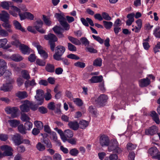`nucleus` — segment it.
<instances>
[{"label": "nucleus", "instance_id": "1", "mask_svg": "<svg viewBox=\"0 0 160 160\" xmlns=\"http://www.w3.org/2000/svg\"><path fill=\"white\" fill-rule=\"evenodd\" d=\"M12 10H9V13L13 17H17L18 16V13L20 17L21 20H22L26 18L31 20H33L34 18L33 15L31 13L25 12L23 13L21 12L20 8L15 6H12Z\"/></svg>", "mask_w": 160, "mask_h": 160}, {"label": "nucleus", "instance_id": "2", "mask_svg": "<svg viewBox=\"0 0 160 160\" xmlns=\"http://www.w3.org/2000/svg\"><path fill=\"white\" fill-rule=\"evenodd\" d=\"M54 16L59 21L60 24L64 30H68L69 29L70 25L66 22L65 16L63 13H56Z\"/></svg>", "mask_w": 160, "mask_h": 160}, {"label": "nucleus", "instance_id": "3", "mask_svg": "<svg viewBox=\"0 0 160 160\" xmlns=\"http://www.w3.org/2000/svg\"><path fill=\"white\" fill-rule=\"evenodd\" d=\"M118 143L116 139L112 140L111 143L108 148V151L111 152L114 151L115 152L117 153L121 152L122 150L118 147Z\"/></svg>", "mask_w": 160, "mask_h": 160}, {"label": "nucleus", "instance_id": "4", "mask_svg": "<svg viewBox=\"0 0 160 160\" xmlns=\"http://www.w3.org/2000/svg\"><path fill=\"white\" fill-rule=\"evenodd\" d=\"M32 44L36 48L38 53L44 59H46L48 58V54L43 49L42 47L38 42H33Z\"/></svg>", "mask_w": 160, "mask_h": 160}, {"label": "nucleus", "instance_id": "5", "mask_svg": "<svg viewBox=\"0 0 160 160\" xmlns=\"http://www.w3.org/2000/svg\"><path fill=\"white\" fill-rule=\"evenodd\" d=\"M99 143L101 146H108L109 145L110 139L107 135L101 134L99 137Z\"/></svg>", "mask_w": 160, "mask_h": 160}, {"label": "nucleus", "instance_id": "6", "mask_svg": "<svg viewBox=\"0 0 160 160\" xmlns=\"http://www.w3.org/2000/svg\"><path fill=\"white\" fill-rule=\"evenodd\" d=\"M36 95L35 98L36 100L38 101V105H42L43 102V95L44 94L43 91L41 89H38L36 91Z\"/></svg>", "mask_w": 160, "mask_h": 160}, {"label": "nucleus", "instance_id": "7", "mask_svg": "<svg viewBox=\"0 0 160 160\" xmlns=\"http://www.w3.org/2000/svg\"><path fill=\"white\" fill-rule=\"evenodd\" d=\"M1 150L3 151L4 154L6 156H11L12 155L13 150L9 146L4 145L1 146Z\"/></svg>", "mask_w": 160, "mask_h": 160}, {"label": "nucleus", "instance_id": "8", "mask_svg": "<svg viewBox=\"0 0 160 160\" xmlns=\"http://www.w3.org/2000/svg\"><path fill=\"white\" fill-rule=\"evenodd\" d=\"M12 140L15 145H18L22 143V138L18 133L12 135Z\"/></svg>", "mask_w": 160, "mask_h": 160}, {"label": "nucleus", "instance_id": "9", "mask_svg": "<svg viewBox=\"0 0 160 160\" xmlns=\"http://www.w3.org/2000/svg\"><path fill=\"white\" fill-rule=\"evenodd\" d=\"M18 110V108L15 107H8L5 108L6 112L8 114H11L13 118H15L17 117L16 113Z\"/></svg>", "mask_w": 160, "mask_h": 160}, {"label": "nucleus", "instance_id": "10", "mask_svg": "<svg viewBox=\"0 0 160 160\" xmlns=\"http://www.w3.org/2000/svg\"><path fill=\"white\" fill-rule=\"evenodd\" d=\"M10 82L3 84L0 88V90L4 92H8L10 91L12 88V86L11 83L13 82L12 79L9 78Z\"/></svg>", "mask_w": 160, "mask_h": 160}, {"label": "nucleus", "instance_id": "11", "mask_svg": "<svg viewBox=\"0 0 160 160\" xmlns=\"http://www.w3.org/2000/svg\"><path fill=\"white\" fill-rule=\"evenodd\" d=\"M137 26H132L133 28L132 29V31L136 33L139 32L142 27V21L140 19H138L136 21Z\"/></svg>", "mask_w": 160, "mask_h": 160}, {"label": "nucleus", "instance_id": "12", "mask_svg": "<svg viewBox=\"0 0 160 160\" xmlns=\"http://www.w3.org/2000/svg\"><path fill=\"white\" fill-rule=\"evenodd\" d=\"M30 102L29 101H24L23 104L20 106L21 111L23 112H28L29 110V105L30 106Z\"/></svg>", "mask_w": 160, "mask_h": 160}, {"label": "nucleus", "instance_id": "13", "mask_svg": "<svg viewBox=\"0 0 160 160\" xmlns=\"http://www.w3.org/2000/svg\"><path fill=\"white\" fill-rule=\"evenodd\" d=\"M108 99L107 96L104 94H102L97 98L96 102L97 103L101 106L107 102Z\"/></svg>", "mask_w": 160, "mask_h": 160}, {"label": "nucleus", "instance_id": "14", "mask_svg": "<svg viewBox=\"0 0 160 160\" xmlns=\"http://www.w3.org/2000/svg\"><path fill=\"white\" fill-rule=\"evenodd\" d=\"M8 42V39L6 38H3L0 39V48H2L7 49L10 48L11 46L9 44L7 45Z\"/></svg>", "mask_w": 160, "mask_h": 160}, {"label": "nucleus", "instance_id": "15", "mask_svg": "<svg viewBox=\"0 0 160 160\" xmlns=\"http://www.w3.org/2000/svg\"><path fill=\"white\" fill-rule=\"evenodd\" d=\"M158 131V128L156 126H153L146 129L145 132L146 135H152L157 132Z\"/></svg>", "mask_w": 160, "mask_h": 160}, {"label": "nucleus", "instance_id": "16", "mask_svg": "<svg viewBox=\"0 0 160 160\" xmlns=\"http://www.w3.org/2000/svg\"><path fill=\"white\" fill-rule=\"evenodd\" d=\"M10 15L6 11H2L0 13V19L4 22H7L9 19Z\"/></svg>", "mask_w": 160, "mask_h": 160}, {"label": "nucleus", "instance_id": "17", "mask_svg": "<svg viewBox=\"0 0 160 160\" xmlns=\"http://www.w3.org/2000/svg\"><path fill=\"white\" fill-rule=\"evenodd\" d=\"M37 24L35 26L36 30L42 33H44L45 32V30L42 28L43 24V22L41 20H38L36 22Z\"/></svg>", "mask_w": 160, "mask_h": 160}, {"label": "nucleus", "instance_id": "18", "mask_svg": "<svg viewBox=\"0 0 160 160\" xmlns=\"http://www.w3.org/2000/svg\"><path fill=\"white\" fill-rule=\"evenodd\" d=\"M44 38L45 39L48 40L49 42H55L58 40V38L55 35L51 33L44 35Z\"/></svg>", "mask_w": 160, "mask_h": 160}, {"label": "nucleus", "instance_id": "19", "mask_svg": "<svg viewBox=\"0 0 160 160\" xmlns=\"http://www.w3.org/2000/svg\"><path fill=\"white\" fill-rule=\"evenodd\" d=\"M50 138L54 142H55L58 145H60L61 143L60 141L58 139L56 133L54 131H52L49 134Z\"/></svg>", "mask_w": 160, "mask_h": 160}, {"label": "nucleus", "instance_id": "20", "mask_svg": "<svg viewBox=\"0 0 160 160\" xmlns=\"http://www.w3.org/2000/svg\"><path fill=\"white\" fill-rule=\"evenodd\" d=\"M81 21L83 24L86 26H89L88 22L92 26L94 25L93 22L91 19L89 18H87L86 19H85L84 18H81Z\"/></svg>", "mask_w": 160, "mask_h": 160}, {"label": "nucleus", "instance_id": "21", "mask_svg": "<svg viewBox=\"0 0 160 160\" xmlns=\"http://www.w3.org/2000/svg\"><path fill=\"white\" fill-rule=\"evenodd\" d=\"M22 53L24 54H28L30 52L31 49L27 46L22 44L19 47Z\"/></svg>", "mask_w": 160, "mask_h": 160}, {"label": "nucleus", "instance_id": "22", "mask_svg": "<svg viewBox=\"0 0 160 160\" xmlns=\"http://www.w3.org/2000/svg\"><path fill=\"white\" fill-rule=\"evenodd\" d=\"M135 14L134 13H132L128 14L127 16V18H128V20L126 21V25L128 26L131 25L132 23L134 21V17Z\"/></svg>", "mask_w": 160, "mask_h": 160}, {"label": "nucleus", "instance_id": "23", "mask_svg": "<svg viewBox=\"0 0 160 160\" xmlns=\"http://www.w3.org/2000/svg\"><path fill=\"white\" fill-rule=\"evenodd\" d=\"M12 4V2L10 1H4L1 2L0 4V7H2L3 9L6 10H9L10 7H11L12 6H10V5ZM12 8H11V10H12Z\"/></svg>", "mask_w": 160, "mask_h": 160}, {"label": "nucleus", "instance_id": "24", "mask_svg": "<svg viewBox=\"0 0 160 160\" xmlns=\"http://www.w3.org/2000/svg\"><path fill=\"white\" fill-rule=\"evenodd\" d=\"M68 125L70 128L74 130H78L79 127V125L78 122L76 121L69 122Z\"/></svg>", "mask_w": 160, "mask_h": 160}, {"label": "nucleus", "instance_id": "25", "mask_svg": "<svg viewBox=\"0 0 160 160\" xmlns=\"http://www.w3.org/2000/svg\"><path fill=\"white\" fill-rule=\"evenodd\" d=\"M150 83V82L148 78L141 79L139 81V85L141 87H146Z\"/></svg>", "mask_w": 160, "mask_h": 160}, {"label": "nucleus", "instance_id": "26", "mask_svg": "<svg viewBox=\"0 0 160 160\" xmlns=\"http://www.w3.org/2000/svg\"><path fill=\"white\" fill-rule=\"evenodd\" d=\"M151 116L152 120L157 124H159L160 123V121L158 115L155 111H152L151 112Z\"/></svg>", "mask_w": 160, "mask_h": 160}, {"label": "nucleus", "instance_id": "27", "mask_svg": "<svg viewBox=\"0 0 160 160\" xmlns=\"http://www.w3.org/2000/svg\"><path fill=\"white\" fill-rule=\"evenodd\" d=\"M148 153L150 156L153 158L158 153V151L156 147H152L149 149Z\"/></svg>", "mask_w": 160, "mask_h": 160}, {"label": "nucleus", "instance_id": "28", "mask_svg": "<svg viewBox=\"0 0 160 160\" xmlns=\"http://www.w3.org/2000/svg\"><path fill=\"white\" fill-rule=\"evenodd\" d=\"M103 80V77L100 75L98 76H93L89 80L91 83H95L101 82Z\"/></svg>", "mask_w": 160, "mask_h": 160}, {"label": "nucleus", "instance_id": "29", "mask_svg": "<svg viewBox=\"0 0 160 160\" xmlns=\"http://www.w3.org/2000/svg\"><path fill=\"white\" fill-rule=\"evenodd\" d=\"M11 60L15 62H19L23 59V58L18 54H14L10 56Z\"/></svg>", "mask_w": 160, "mask_h": 160}, {"label": "nucleus", "instance_id": "30", "mask_svg": "<svg viewBox=\"0 0 160 160\" xmlns=\"http://www.w3.org/2000/svg\"><path fill=\"white\" fill-rule=\"evenodd\" d=\"M16 95L17 97L21 99L27 98L28 96L27 92L25 91L18 92L16 94Z\"/></svg>", "mask_w": 160, "mask_h": 160}, {"label": "nucleus", "instance_id": "31", "mask_svg": "<svg viewBox=\"0 0 160 160\" xmlns=\"http://www.w3.org/2000/svg\"><path fill=\"white\" fill-rule=\"evenodd\" d=\"M13 23L16 29L19 30L22 32H24L25 31V29L22 27L20 23L18 21L16 20H14L13 22Z\"/></svg>", "mask_w": 160, "mask_h": 160}, {"label": "nucleus", "instance_id": "32", "mask_svg": "<svg viewBox=\"0 0 160 160\" xmlns=\"http://www.w3.org/2000/svg\"><path fill=\"white\" fill-rule=\"evenodd\" d=\"M68 38L72 43L76 45H80L81 44L80 41L78 39L71 36H68Z\"/></svg>", "mask_w": 160, "mask_h": 160}, {"label": "nucleus", "instance_id": "33", "mask_svg": "<svg viewBox=\"0 0 160 160\" xmlns=\"http://www.w3.org/2000/svg\"><path fill=\"white\" fill-rule=\"evenodd\" d=\"M56 52L62 55L65 51V48L62 46H58L56 47Z\"/></svg>", "mask_w": 160, "mask_h": 160}, {"label": "nucleus", "instance_id": "34", "mask_svg": "<svg viewBox=\"0 0 160 160\" xmlns=\"http://www.w3.org/2000/svg\"><path fill=\"white\" fill-rule=\"evenodd\" d=\"M2 26L5 28L9 32L12 33L13 30L11 28V25L8 22H5L2 24Z\"/></svg>", "mask_w": 160, "mask_h": 160}, {"label": "nucleus", "instance_id": "35", "mask_svg": "<svg viewBox=\"0 0 160 160\" xmlns=\"http://www.w3.org/2000/svg\"><path fill=\"white\" fill-rule=\"evenodd\" d=\"M10 125L12 127H16L19 124V121L16 120L12 119L8 121Z\"/></svg>", "mask_w": 160, "mask_h": 160}, {"label": "nucleus", "instance_id": "36", "mask_svg": "<svg viewBox=\"0 0 160 160\" xmlns=\"http://www.w3.org/2000/svg\"><path fill=\"white\" fill-rule=\"evenodd\" d=\"M46 70L49 72H53L54 71V66L53 65L48 63L45 68Z\"/></svg>", "mask_w": 160, "mask_h": 160}, {"label": "nucleus", "instance_id": "37", "mask_svg": "<svg viewBox=\"0 0 160 160\" xmlns=\"http://www.w3.org/2000/svg\"><path fill=\"white\" fill-rule=\"evenodd\" d=\"M51 91L50 89H47V92L44 95V98L46 100L48 101L51 99L52 96L51 94Z\"/></svg>", "mask_w": 160, "mask_h": 160}, {"label": "nucleus", "instance_id": "38", "mask_svg": "<svg viewBox=\"0 0 160 160\" xmlns=\"http://www.w3.org/2000/svg\"><path fill=\"white\" fill-rule=\"evenodd\" d=\"M25 85L26 88H27L29 86H33L36 85V83L34 79H32L31 81H27L25 82Z\"/></svg>", "mask_w": 160, "mask_h": 160}, {"label": "nucleus", "instance_id": "39", "mask_svg": "<svg viewBox=\"0 0 160 160\" xmlns=\"http://www.w3.org/2000/svg\"><path fill=\"white\" fill-rule=\"evenodd\" d=\"M9 33L7 30L2 28H0V36L2 37H6L8 36Z\"/></svg>", "mask_w": 160, "mask_h": 160}, {"label": "nucleus", "instance_id": "40", "mask_svg": "<svg viewBox=\"0 0 160 160\" xmlns=\"http://www.w3.org/2000/svg\"><path fill=\"white\" fill-rule=\"evenodd\" d=\"M22 77L26 79H29L30 78L29 73L26 70H23L22 71Z\"/></svg>", "mask_w": 160, "mask_h": 160}, {"label": "nucleus", "instance_id": "41", "mask_svg": "<svg viewBox=\"0 0 160 160\" xmlns=\"http://www.w3.org/2000/svg\"><path fill=\"white\" fill-rule=\"evenodd\" d=\"M10 67L12 68L15 72H18L20 71L21 69L14 63H10L9 64Z\"/></svg>", "mask_w": 160, "mask_h": 160}, {"label": "nucleus", "instance_id": "42", "mask_svg": "<svg viewBox=\"0 0 160 160\" xmlns=\"http://www.w3.org/2000/svg\"><path fill=\"white\" fill-rule=\"evenodd\" d=\"M88 122L85 120H81L79 122L80 128L82 129L85 128L88 125Z\"/></svg>", "mask_w": 160, "mask_h": 160}, {"label": "nucleus", "instance_id": "43", "mask_svg": "<svg viewBox=\"0 0 160 160\" xmlns=\"http://www.w3.org/2000/svg\"><path fill=\"white\" fill-rule=\"evenodd\" d=\"M65 136L68 138H71L73 136V132L72 131L69 129L66 130L64 131Z\"/></svg>", "mask_w": 160, "mask_h": 160}, {"label": "nucleus", "instance_id": "44", "mask_svg": "<svg viewBox=\"0 0 160 160\" xmlns=\"http://www.w3.org/2000/svg\"><path fill=\"white\" fill-rule=\"evenodd\" d=\"M153 34L157 38H160V28L158 27L156 28L153 31Z\"/></svg>", "mask_w": 160, "mask_h": 160}, {"label": "nucleus", "instance_id": "45", "mask_svg": "<svg viewBox=\"0 0 160 160\" xmlns=\"http://www.w3.org/2000/svg\"><path fill=\"white\" fill-rule=\"evenodd\" d=\"M102 64V60L100 58L95 59L93 62V65L97 67H100Z\"/></svg>", "mask_w": 160, "mask_h": 160}, {"label": "nucleus", "instance_id": "46", "mask_svg": "<svg viewBox=\"0 0 160 160\" xmlns=\"http://www.w3.org/2000/svg\"><path fill=\"white\" fill-rule=\"evenodd\" d=\"M43 20L45 24L48 26H50L52 23V22L50 19V18L43 15Z\"/></svg>", "mask_w": 160, "mask_h": 160}, {"label": "nucleus", "instance_id": "47", "mask_svg": "<svg viewBox=\"0 0 160 160\" xmlns=\"http://www.w3.org/2000/svg\"><path fill=\"white\" fill-rule=\"evenodd\" d=\"M103 23L104 24L105 27L107 29H110L112 27L113 23L111 22H107L103 21Z\"/></svg>", "mask_w": 160, "mask_h": 160}, {"label": "nucleus", "instance_id": "48", "mask_svg": "<svg viewBox=\"0 0 160 160\" xmlns=\"http://www.w3.org/2000/svg\"><path fill=\"white\" fill-rule=\"evenodd\" d=\"M149 41V39L147 38L146 39L144 40L143 41V46L144 49L146 50H148L150 47V45L148 42Z\"/></svg>", "mask_w": 160, "mask_h": 160}, {"label": "nucleus", "instance_id": "49", "mask_svg": "<svg viewBox=\"0 0 160 160\" xmlns=\"http://www.w3.org/2000/svg\"><path fill=\"white\" fill-rule=\"evenodd\" d=\"M69 153L72 156H76L79 153V151L77 149L74 148L70 150Z\"/></svg>", "mask_w": 160, "mask_h": 160}, {"label": "nucleus", "instance_id": "50", "mask_svg": "<svg viewBox=\"0 0 160 160\" xmlns=\"http://www.w3.org/2000/svg\"><path fill=\"white\" fill-rule=\"evenodd\" d=\"M34 123L35 126L39 130L43 128V125L42 123L41 122L36 121L34 122Z\"/></svg>", "mask_w": 160, "mask_h": 160}, {"label": "nucleus", "instance_id": "51", "mask_svg": "<svg viewBox=\"0 0 160 160\" xmlns=\"http://www.w3.org/2000/svg\"><path fill=\"white\" fill-rule=\"evenodd\" d=\"M18 131L22 134H25L26 133L25 128L23 127V124H20L18 126Z\"/></svg>", "mask_w": 160, "mask_h": 160}, {"label": "nucleus", "instance_id": "52", "mask_svg": "<svg viewBox=\"0 0 160 160\" xmlns=\"http://www.w3.org/2000/svg\"><path fill=\"white\" fill-rule=\"evenodd\" d=\"M75 66L81 68H84L85 67V64L83 62H77L74 63Z\"/></svg>", "mask_w": 160, "mask_h": 160}, {"label": "nucleus", "instance_id": "53", "mask_svg": "<svg viewBox=\"0 0 160 160\" xmlns=\"http://www.w3.org/2000/svg\"><path fill=\"white\" fill-rule=\"evenodd\" d=\"M68 50L70 51H76L77 50L76 47L70 43H68Z\"/></svg>", "mask_w": 160, "mask_h": 160}, {"label": "nucleus", "instance_id": "54", "mask_svg": "<svg viewBox=\"0 0 160 160\" xmlns=\"http://www.w3.org/2000/svg\"><path fill=\"white\" fill-rule=\"evenodd\" d=\"M36 147L37 149L40 151H43L45 149V146L40 142L38 143Z\"/></svg>", "mask_w": 160, "mask_h": 160}, {"label": "nucleus", "instance_id": "55", "mask_svg": "<svg viewBox=\"0 0 160 160\" xmlns=\"http://www.w3.org/2000/svg\"><path fill=\"white\" fill-rule=\"evenodd\" d=\"M24 126L26 130H29L32 128V124L30 122H27L25 124Z\"/></svg>", "mask_w": 160, "mask_h": 160}, {"label": "nucleus", "instance_id": "56", "mask_svg": "<svg viewBox=\"0 0 160 160\" xmlns=\"http://www.w3.org/2000/svg\"><path fill=\"white\" fill-rule=\"evenodd\" d=\"M36 63L39 66H44L46 64V62L44 60L38 58L36 59Z\"/></svg>", "mask_w": 160, "mask_h": 160}, {"label": "nucleus", "instance_id": "57", "mask_svg": "<svg viewBox=\"0 0 160 160\" xmlns=\"http://www.w3.org/2000/svg\"><path fill=\"white\" fill-rule=\"evenodd\" d=\"M21 119L22 121L26 122H28L30 119V118L25 114L22 115Z\"/></svg>", "mask_w": 160, "mask_h": 160}, {"label": "nucleus", "instance_id": "58", "mask_svg": "<svg viewBox=\"0 0 160 160\" xmlns=\"http://www.w3.org/2000/svg\"><path fill=\"white\" fill-rule=\"evenodd\" d=\"M92 37L95 40L99 42L100 44H102L103 43L104 40L99 36L92 35Z\"/></svg>", "mask_w": 160, "mask_h": 160}, {"label": "nucleus", "instance_id": "59", "mask_svg": "<svg viewBox=\"0 0 160 160\" xmlns=\"http://www.w3.org/2000/svg\"><path fill=\"white\" fill-rule=\"evenodd\" d=\"M102 17L103 19H104L107 20H110L111 19V18L109 16L108 14L105 12L102 13Z\"/></svg>", "mask_w": 160, "mask_h": 160}, {"label": "nucleus", "instance_id": "60", "mask_svg": "<svg viewBox=\"0 0 160 160\" xmlns=\"http://www.w3.org/2000/svg\"><path fill=\"white\" fill-rule=\"evenodd\" d=\"M43 142L45 144H46V146L48 148H51L52 147V145L49 139H45V140H43Z\"/></svg>", "mask_w": 160, "mask_h": 160}, {"label": "nucleus", "instance_id": "61", "mask_svg": "<svg viewBox=\"0 0 160 160\" xmlns=\"http://www.w3.org/2000/svg\"><path fill=\"white\" fill-rule=\"evenodd\" d=\"M7 63L3 59H0V68H7Z\"/></svg>", "mask_w": 160, "mask_h": 160}, {"label": "nucleus", "instance_id": "62", "mask_svg": "<svg viewBox=\"0 0 160 160\" xmlns=\"http://www.w3.org/2000/svg\"><path fill=\"white\" fill-rule=\"evenodd\" d=\"M52 29L55 33L56 34L59 33L61 32L62 30V28L60 27L57 26L54 27Z\"/></svg>", "mask_w": 160, "mask_h": 160}, {"label": "nucleus", "instance_id": "63", "mask_svg": "<svg viewBox=\"0 0 160 160\" xmlns=\"http://www.w3.org/2000/svg\"><path fill=\"white\" fill-rule=\"evenodd\" d=\"M74 103L78 106H81L82 104V102L81 100L79 98H75L73 100Z\"/></svg>", "mask_w": 160, "mask_h": 160}, {"label": "nucleus", "instance_id": "64", "mask_svg": "<svg viewBox=\"0 0 160 160\" xmlns=\"http://www.w3.org/2000/svg\"><path fill=\"white\" fill-rule=\"evenodd\" d=\"M62 55L56 52L53 55V58L56 60L59 61L61 59V56Z\"/></svg>", "mask_w": 160, "mask_h": 160}]
</instances>
